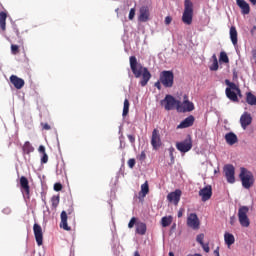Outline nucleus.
<instances>
[{
	"mask_svg": "<svg viewBox=\"0 0 256 256\" xmlns=\"http://www.w3.org/2000/svg\"><path fill=\"white\" fill-rule=\"evenodd\" d=\"M127 137L129 139L130 143H135V136L133 134H128Z\"/></svg>",
	"mask_w": 256,
	"mask_h": 256,
	"instance_id": "09e8293b",
	"label": "nucleus"
},
{
	"mask_svg": "<svg viewBox=\"0 0 256 256\" xmlns=\"http://www.w3.org/2000/svg\"><path fill=\"white\" fill-rule=\"evenodd\" d=\"M225 84L227 85V88L225 89L227 99L232 101V103H239V99L243 98L241 88H239V86H237V84L234 82H231L227 79L225 80Z\"/></svg>",
	"mask_w": 256,
	"mask_h": 256,
	"instance_id": "f03ea898",
	"label": "nucleus"
},
{
	"mask_svg": "<svg viewBox=\"0 0 256 256\" xmlns=\"http://www.w3.org/2000/svg\"><path fill=\"white\" fill-rule=\"evenodd\" d=\"M238 34H237V28H235V26H231L230 28V39L232 41V44L234 45V47H237V43H238Z\"/></svg>",
	"mask_w": 256,
	"mask_h": 256,
	"instance_id": "393cba45",
	"label": "nucleus"
},
{
	"mask_svg": "<svg viewBox=\"0 0 256 256\" xmlns=\"http://www.w3.org/2000/svg\"><path fill=\"white\" fill-rule=\"evenodd\" d=\"M63 189V185L61 183L54 184V191H61Z\"/></svg>",
	"mask_w": 256,
	"mask_h": 256,
	"instance_id": "c03bdc74",
	"label": "nucleus"
},
{
	"mask_svg": "<svg viewBox=\"0 0 256 256\" xmlns=\"http://www.w3.org/2000/svg\"><path fill=\"white\" fill-rule=\"evenodd\" d=\"M130 21H133L135 19V8H131L128 16Z\"/></svg>",
	"mask_w": 256,
	"mask_h": 256,
	"instance_id": "58836bf2",
	"label": "nucleus"
},
{
	"mask_svg": "<svg viewBox=\"0 0 256 256\" xmlns=\"http://www.w3.org/2000/svg\"><path fill=\"white\" fill-rule=\"evenodd\" d=\"M149 15L150 12L148 6L140 7L138 21H140L141 23H147V21L149 20Z\"/></svg>",
	"mask_w": 256,
	"mask_h": 256,
	"instance_id": "a211bd4d",
	"label": "nucleus"
},
{
	"mask_svg": "<svg viewBox=\"0 0 256 256\" xmlns=\"http://www.w3.org/2000/svg\"><path fill=\"white\" fill-rule=\"evenodd\" d=\"M134 256H141V254H139V251H135Z\"/></svg>",
	"mask_w": 256,
	"mask_h": 256,
	"instance_id": "6e6d98bb",
	"label": "nucleus"
},
{
	"mask_svg": "<svg viewBox=\"0 0 256 256\" xmlns=\"http://www.w3.org/2000/svg\"><path fill=\"white\" fill-rule=\"evenodd\" d=\"M148 193H149V183L145 182L144 184L141 185V191L139 195H142V197H146Z\"/></svg>",
	"mask_w": 256,
	"mask_h": 256,
	"instance_id": "7c9ffc66",
	"label": "nucleus"
},
{
	"mask_svg": "<svg viewBox=\"0 0 256 256\" xmlns=\"http://www.w3.org/2000/svg\"><path fill=\"white\" fill-rule=\"evenodd\" d=\"M202 249L205 251V253H209V251H211V249L209 248V244H200Z\"/></svg>",
	"mask_w": 256,
	"mask_h": 256,
	"instance_id": "a19ab883",
	"label": "nucleus"
},
{
	"mask_svg": "<svg viewBox=\"0 0 256 256\" xmlns=\"http://www.w3.org/2000/svg\"><path fill=\"white\" fill-rule=\"evenodd\" d=\"M225 140L228 145H235V143L238 141V138L235 133L230 132L225 135Z\"/></svg>",
	"mask_w": 256,
	"mask_h": 256,
	"instance_id": "5701e85b",
	"label": "nucleus"
},
{
	"mask_svg": "<svg viewBox=\"0 0 256 256\" xmlns=\"http://www.w3.org/2000/svg\"><path fill=\"white\" fill-rule=\"evenodd\" d=\"M254 29H256V26H254Z\"/></svg>",
	"mask_w": 256,
	"mask_h": 256,
	"instance_id": "052dcab7",
	"label": "nucleus"
},
{
	"mask_svg": "<svg viewBox=\"0 0 256 256\" xmlns=\"http://www.w3.org/2000/svg\"><path fill=\"white\" fill-rule=\"evenodd\" d=\"M33 231L37 245H43V228L41 227V225L35 223L33 225Z\"/></svg>",
	"mask_w": 256,
	"mask_h": 256,
	"instance_id": "4468645a",
	"label": "nucleus"
},
{
	"mask_svg": "<svg viewBox=\"0 0 256 256\" xmlns=\"http://www.w3.org/2000/svg\"><path fill=\"white\" fill-rule=\"evenodd\" d=\"M219 61H221L222 63H229V56H227L226 52L220 53Z\"/></svg>",
	"mask_w": 256,
	"mask_h": 256,
	"instance_id": "f704fd0d",
	"label": "nucleus"
},
{
	"mask_svg": "<svg viewBox=\"0 0 256 256\" xmlns=\"http://www.w3.org/2000/svg\"><path fill=\"white\" fill-rule=\"evenodd\" d=\"M178 217H179V218L183 217V211L180 210V211L178 212Z\"/></svg>",
	"mask_w": 256,
	"mask_h": 256,
	"instance_id": "864d4df0",
	"label": "nucleus"
},
{
	"mask_svg": "<svg viewBox=\"0 0 256 256\" xmlns=\"http://www.w3.org/2000/svg\"><path fill=\"white\" fill-rule=\"evenodd\" d=\"M236 3L241 8L242 15H249L251 13V7L245 0H236Z\"/></svg>",
	"mask_w": 256,
	"mask_h": 256,
	"instance_id": "412c9836",
	"label": "nucleus"
},
{
	"mask_svg": "<svg viewBox=\"0 0 256 256\" xmlns=\"http://www.w3.org/2000/svg\"><path fill=\"white\" fill-rule=\"evenodd\" d=\"M22 151L24 155H30V153H33V151H35V148L33 147V145H31V142L26 141L22 147Z\"/></svg>",
	"mask_w": 256,
	"mask_h": 256,
	"instance_id": "a878e982",
	"label": "nucleus"
},
{
	"mask_svg": "<svg viewBox=\"0 0 256 256\" xmlns=\"http://www.w3.org/2000/svg\"><path fill=\"white\" fill-rule=\"evenodd\" d=\"M252 5H256V0H249Z\"/></svg>",
	"mask_w": 256,
	"mask_h": 256,
	"instance_id": "4d7b16f0",
	"label": "nucleus"
},
{
	"mask_svg": "<svg viewBox=\"0 0 256 256\" xmlns=\"http://www.w3.org/2000/svg\"><path fill=\"white\" fill-rule=\"evenodd\" d=\"M136 233L138 235H145L147 233V224H145L144 222H137Z\"/></svg>",
	"mask_w": 256,
	"mask_h": 256,
	"instance_id": "b1692460",
	"label": "nucleus"
},
{
	"mask_svg": "<svg viewBox=\"0 0 256 256\" xmlns=\"http://www.w3.org/2000/svg\"><path fill=\"white\" fill-rule=\"evenodd\" d=\"M224 175L228 183H235V166L232 164H227L224 166Z\"/></svg>",
	"mask_w": 256,
	"mask_h": 256,
	"instance_id": "9b49d317",
	"label": "nucleus"
},
{
	"mask_svg": "<svg viewBox=\"0 0 256 256\" xmlns=\"http://www.w3.org/2000/svg\"><path fill=\"white\" fill-rule=\"evenodd\" d=\"M135 163H136L135 158H130V159L128 160V167H129L130 169H133V167H135Z\"/></svg>",
	"mask_w": 256,
	"mask_h": 256,
	"instance_id": "ea45409f",
	"label": "nucleus"
},
{
	"mask_svg": "<svg viewBox=\"0 0 256 256\" xmlns=\"http://www.w3.org/2000/svg\"><path fill=\"white\" fill-rule=\"evenodd\" d=\"M7 25V13L2 11L0 12V29L5 31Z\"/></svg>",
	"mask_w": 256,
	"mask_h": 256,
	"instance_id": "bb28decb",
	"label": "nucleus"
},
{
	"mask_svg": "<svg viewBox=\"0 0 256 256\" xmlns=\"http://www.w3.org/2000/svg\"><path fill=\"white\" fill-rule=\"evenodd\" d=\"M236 218L235 216L230 217V225H235Z\"/></svg>",
	"mask_w": 256,
	"mask_h": 256,
	"instance_id": "3c124183",
	"label": "nucleus"
},
{
	"mask_svg": "<svg viewBox=\"0 0 256 256\" xmlns=\"http://www.w3.org/2000/svg\"><path fill=\"white\" fill-rule=\"evenodd\" d=\"M129 99L124 100V106H123V112H122V117H127L129 115Z\"/></svg>",
	"mask_w": 256,
	"mask_h": 256,
	"instance_id": "2f4dec72",
	"label": "nucleus"
},
{
	"mask_svg": "<svg viewBox=\"0 0 256 256\" xmlns=\"http://www.w3.org/2000/svg\"><path fill=\"white\" fill-rule=\"evenodd\" d=\"M187 225L191 227V229L197 230L199 229L201 222L199 221V217L195 213H191L187 218Z\"/></svg>",
	"mask_w": 256,
	"mask_h": 256,
	"instance_id": "2eb2a0df",
	"label": "nucleus"
},
{
	"mask_svg": "<svg viewBox=\"0 0 256 256\" xmlns=\"http://www.w3.org/2000/svg\"><path fill=\"white\" fill-rule=\"evenodd\" d=\"M151 145L153 149L157 150L159 147H161V133L159 132V129L155 128L152 131V137H151Z\"/></svg>",
	"mask_w": 256,
	"mask_h": 256,
	"instance_id": "f8f14e48",
	"label": "nucleus"
},
{
	"mask_svg": "<svg viewBox=\"0 0 256 256\" xmlns=\"http://www.w3.org/2000/svg\"><path fill=\"white\" fill-rule=\"evenodd\" d=\"M171 21H173V18H171V16H167L165 18V25H171Z\"/></svg>",
	"mask_w": 256,
	"mask_h": 256,
	"instance_id": "de8ad7c7",
	"label": "nucleus"
},
{
	"mask_svg": "<svg viewBox=\"0 0 256 256\" xmlns=\"http://www.w3.org/2000/svg\"><path fill=\"white\" fill-rule=\"evenodd\" d=\"M251 123H253V117H251L249 112H244L240 117V125L242 129H247Z\"/></svg>",
	"mask_w": 256,
	"mask_h": 256,
	"instance_id": "dca6fc26",
	"label": "nucleus"
},
{
	"mask_svg": "<svg viewBox=\"0 0 256 256\" xmlns=\"http://www.w3.org/2000/svg\"><path fill=\"white\" fill-rule=\"evenodd\" d=\"M169 256H175V253H173V252H169V254H168Z\"/></svg>",
	"mask_w": 256,
	"mask_h": 256,
	"instance_id": "bf43d9fd",
	"label": "nucleus"
},
{
	"mask_svg": "<svg viewBox=\"0 0 256 256\" xmlns=\"http://www.w3.org/2000/svg\"><path fill=\"white\" fill-rule=\"evenodd\" d=\"M59 195L57 196H52L51 198V205H52V209H57V207H59Z\"/></svg>",
	"mask_w": 256,
	"mask_h": 256,
	"instance_id": "473e14b6",
	"label": "nucleus"
},
{
	"mask_svg": "<svg viewBox=\"0 0 256 256\" xmlns=\"http://www.w3.org/2000/svg\"><path fill=\"white\" fill-rule=\"evenodd\" d=\"M170 157H171V159L173 160V148L170 149Z\"/></svg>",
	"mask_w": 256,
	"mask_h": 256,
	"instance_id": "5fc2aeb1",
	"label": "nucleus"
},
{
	"mask_svg": "<svg viewBox=\"0 0 256 256\" xmlns=\"http://www.w3.org/2000/svg\"><path fill=\"white\" fill-rule=\"evenodd\" d=\"M130 61V69L136 79H139L140 77V85L141 87L147 86V83L151 81V72H149V69L147 67H143V65L139 64L137 62V57L135 56H130L129 58Z\"/></svg>",
	"mask_w": 256,
	"mask_h": 256,
	"instance_id": "f257e3e1",
	"label": "nucleus"
},
{
	"mask_svg": "<svg viewBox=\"0 0 256 256\" xmlns=\"http://www.w3.org/2000/svg\"><path fill=\"white\" fill-rule=\"evenodd\" d=\"M182 21L185 25H191V23H193V2H191V0L184 1Z\"/></svg>",
	"mask_w": 256,
	"mask_h": 256,
	"instance_id": "39448f33",
	"label": "nucleus"
},
{
	"mask_svg": "<svg viewBox=\"0 0 256 256\" xmlns=\"http://www.w3.org/2000/svg\"><path fill=\"white\" fill-rule=\"evenodd\" d=\"M183 102L179 104L180 113H191V111L195 110V104L193 102L189 101V97L187 95H184Z\"/></svg>",
	"mask_w": 256,
	"mask_h": 256,
	"instance_id": "9d476101",
	"label": "nucleus"
},
{
	"mask_svg": "<svg viewBox=\"0 0 256 256\" xmlns=\"http://www.w3.org/2000/svg\"><path fill=\"white\" fill-rule=\"evenodd\" d=\"M252 55H253V57H256V50L252 51Z\"/></svg>",
	"mask_w": 256,
	"mask_h": 256,
	"instance_id": "13d9d810",
	"label": "nucleus"
},
{
	"mask_svg": "<svg viewBox=\"0 0 256 256\" xmlns=\"http://www.w3.org/2000/svg\"><path fill=\"white\" fill-rule=\"evenodd\" d=\"M214 61L212 65L210 66V71H217L219 69V62L217 61V56H213Z\"/></svg>",
	"mask_w": 256,
	"mask_h": 256,
	"instance_id": "72a5a7b5",
	"label": "nucleus"
},
{
	"mask_svg": "<svg viewBox=\"0 0 256 256\" xmlns=\"http://www.w3.org/2000/svg\"><path fill=\"white\" fill-rule=\"evenodd\" d=\"M239 179L244 189H251L255 183V176H253V172L244 167L240 168Z\"/></svg>",
	"mask_w": 256,
	"mask_h": 256,
	"instance_id": "7ed1b4c3",
	"label": "nucleus"
},
{
	"mask_svg": "<svg viewBox=\"0 0 256 256\" xmlns=\"http://www.w3.org/2000/svg\"><path fill=\"white\" fill-rule=\"evenodd\" d=\"M160 82L166 89H171L175 83V74L171 70H164L160 73Z\"/></svg>",
	"mask_w": 256,
	"mask_h": 256,
	"instance_id": "20e7f679",
	"label": "nucleus"
},
{
	"mask_svg": "<svg viewBox=\"0 0 256 256\" xmlns=\"http://www.w3.org/2000/svg\"><path fill=\"white\" fill-rule=\"evenodd\" d=\"M11 53H12V55H19V46L12 44L11 45Z\"/></svg>",
	"mask_w": 256,
	"mask_h": 256,
	"instance_id": "e433bc0d",
	"label": "nucleus"
},
{
	"mask_svg": "<svg viewBox=\"0 0 256 256\" xmlns=\"http://www.w3.org/2000/svg\"><path fill=\"white\" fill-rule=\"evenodd\" d=\"M176 149L180 151V153H188V151H191V149H193L191 135H188L184 141L176 143Z\"/></svg>",
	"mask_w": 256,
	"mask_h": 256,
	"instance_id": "1a4fd4ad",
	"label": "nucleus"
},
{
	"mask_svg": "<svg viewBox=\"0 0 256 256\" xmlns=\"http://www.w3.org/2000/svg\"><path fill=\"white\" fill-rule=\"evenodd\" d=\"M10 82L14 85L15 89H23L25 87V80L15 75L10 76Z\"/></svg>",
	"mask_w": 256,
	"mask_h": 256,
	"instance_id": "4be33fe9",
	"label": "nucleus"
},
{
	"mask_svg": "<svg viewBox=\"0 0 256 256\" xmlns=\"http://www.w3.org/2000/svg\"><path fill=\"white\" fill-rule=\"evenodd\" d=\"M139 161H145L147 159V155L145 154V151H142L141 154L138 156Z\"/></svg>",
	"mask_w": 256,
	"mask_h": 256,
	"instance_id": "79ce46f5",
	"label": "nucleus"
},
{
	"mask_svg": "<svg viewBox=\"0 0 256 256\" xmlns=\"http://www.w3.org/2000/svg\"><path fill=\"white\" fill-rule=\"evenodd\" d=\"M247 213H249L248 206H241L238 209V221L241 227H249L251 225V221L249 220V216H247Z\"/></svg>",
	"mask_w": 256,
	"mask_h": 256,
	"instance_id": "6e6552de",
	"label": "nucleus"
},
{
	"mask_svg": "<svg viewBox=\"0 0 256 256\" xmlns=\"http://www.w3.org/2000/svg\"><path fill=\"white\" fill-rule=\"evenodd\" d=\"M41 126L45 131H49L51 129V126L48 123H42Z\"/></svg>",
	"mask_w": 256,
	"mask_h": 256,
	"instance_id": "49530a36",
	"label": "nucleus"
},
{
	"mask_svg": "<svg viewBox=\"0 0 256 256\" xmlns=\"http://www.w3.org/2000/svg\"><path fill=\"white\" fill-rule=\"evenodd\" d=\"M224 241L226 243V245H228V247H230V245H233V243H235V236H233V234L226 232L224 234Z\"/></svg>",
	"mask_w": 256,
	"mask_h": 256,
	"instance_id": "cd10ccee",
	"label": "nucleus"
},
{
	"mask_svg": "<svg viewBox=\"0 0 256 256\" xmlns=\"http://www.w3.org/2000/svg\"><path fill=\"white\" fill-rule=\"evenodd\" d=\"M135 225L137 226V218L132 217L131 220L128 223V228L133 229L135 227Z\"/></svg>",
	"mask_w": 256,
	"mask_h": 256,
	"instance_id": "c9c22d12",
	"label": "nucleus"
},
{
	"mask_svg": "<svg viewBox=\"0 0 256 256\" xmlns=\"http://www.w3.org/2000/svg\"><path fill=\"white\" fill-rule=\"evenodd\" d=\"M214 255H219V247H217L215 250H214Z\"/></svg>",
	"mask_w": 256,
	"mask_h": 256,
	"instance_id": "603ef678",
	"label": "nucleus"
},
{
	"mask_svg": "<svg viewBox=\"0 0 256 256\" xmlns=\"http://www.w3.org/2000/svg\"><path fill=\"white\" fill-rule=\"evenodd\" d=\"M246 102L248 105H256V96L251 92L246 93Z\"/></svg>",
	"mask_w": 256,
	"mask_h": 256,
	"instance_id": "c85d7f7f",
	"label": "nucleus"
},
{
	"mask_svg": "<svg viewBox=\"0 0 256 256\" xmlns=\"http://www.w3.org/2000/svg\"><path fill=\"white\" fill-rule=\"evenodd\" d=\"M38 151H39V153H42V155H45V146H43V145H40L39 146V148H38Z\"/></svg>",
	"mask_w": 256,
	"mask_h": 256,
	"instance_id": "8fccbe9b",
	"label": "nucleus"
},
{
	"mask_svg": "<svg viewBox=\"0 0 256 256\" xmlns=\"http://www.w3.org/2000/svg\"><path fill=\"white\" fill-rule=\"evenodd\" d=\"M195 123V116L190 115L185 118L178 126L177 129H187L188 127H193Z\"/></svg>",
	"mask_w": 256,
	"mask_h": 256,
	"instance_id": "aec40b11",
	"label": "nucleus"
},
{
	"mask_svg": "<svg viewBox=\"0 0 256 256\" xmlns=\"http://www.w3.org/2000/svg\"><path fill=\"white\" fill-rule=\"evenodd\" d=\"M161 84H162L161 79L159 78V80L154 83V87H156V89H158V91H161V89H162Z\"/></svg>",
	"mask_w": 256,
	"mask_h": 256,
	"instance_id": "a18cd8bd",
	"label": "nucleus"
},
{
	"mask_svg": "<svg viewBox=\"0 0 256 256\" xmlns=\"http://www.w3.org/2000/svg\"><path fill=\"white\" fill-rule=\"evenodd\" d=\"M181 190L176 189L174 192H170L167 195V199L170 203H174L175 205H179V201H181Z\"/></svg>",
	"mask_w": 256,
	"mask_h": 256,
	"instance_id": "6ab92c4d",
	"label": "nucleus"
},
{
	"mask_svg": "<svg viewBox=\"0 0 256 256\" xmlns=\"http://www.w3.org/2000/svg\"><path fill=\"white\" fill-rule=\"evenodd\" d=\"M213 195V188L211 185H207L204 188L200 189L199 196L201 197L203 203L209 201Z\"/></svg>",
	"mask_w": 256,
	"mask_h": 256,
	"instance_id": "ddd939ff",
	"label": "nucleus"
},
{
	"mask_svg": "<svg viewBox=\"0 0 256 256\" xmlns=\"http://www.w3.org/2000/svg\"><path fill=\"white\" fill-rule=\"evenodd\" d=\"M49 161V156L47 155V153H44L42 158H41V163H47Z\"/></svg>",
	"mask_w": 256,
	"mask_h": 256,
	"instance_id": "37998d69",
	"label": "nucleus"
},
{
	"mask_svg": "<svg viewBox=\"0 0 256 256\" xmlns=\"http://www.w3.org/2000/svg\"><path fill=\"white\" fill-rule=\"evenodd\" d=\"M161 105L164 106L166 111H173L175 107H177V111H179V105H181V101L176 100L172 95H166L163 100H161Z\"/></svg>",
	"mask_w": 256,
	"mask_h": 256,
	"instance_id": "423d86ee",
	"label": "nucleus"
},
{
	"mask_svg": "<svg viewBox=\"0 0 256 256\" xmlns=\"http://www.w3.org/2000/svg\"><path fill=\"white\" fill-rule=\"evenodd\" d=\"M173 223V217L172 216H164L161 219V225L162 227H169Z\"/></svg>",
	"mask_w": 256,
	"mask_h": 256,
	"instance_id": "c756f323",
	"label": "nucleus"
},
{
	"mask_svg": "<svg viewBox=\"0 0 256 256\" xmlns=\"http://www.w3.org/2000/svg\"><path fill=\"white\" fill-rule=\"evenodd\" d=\"M20 189L22 193H25L27 197L31 195V187L29 186V180L25 176L20 177Z\"/></svg>",
	"mask_w": 256,
	"mask_h": 256,
	"instance_id": "f3484780",
	"label": "nucleus"
},
{
	"mask_svg": "<svg viewBox=\"0 0 256 256\" xmlns=\"http://www.w3.org/2000/svg\"><path fill=\"white\" fill-rule=\"evenodd\" d=\"M217 256H221V255L218 254Z\"/></svg>",
	"mask_w": 256,
	"mask_h": 256,
	"instance_id": "680f3d73",
	"label": "nucleus"
},
{
	"mask_svg": "<svg viewBox=\"0 0 256 256\" xmlns=\"http://www.w3.org/2000/svg\"><path fill=\"white\" fill-rule=\"evenodd\" d=\"M203 239H205V234H203V233L197 235V237H196V241L200 245H203V243H205V242H203Z\"/></svg>",
	"mask_w": 256,
	"mask_h": 256,
	"instance_id": "4c0bfd02",
	"label": "nucleus"
},
{
	"mask_svg": "<svg viewBox=\"0 0 256 256\" xmlns=\"http://www.w3.org/2000/svg\"><path fill=\"white\" fill-rule=\"evenodd\" d=\"M75 217V210L71 206L67 211L63 210L60 214V229H64V231H71V227H69V224H67V219L69 217Z\"/></svg>",
	"mask_w": 256,
	"mask_h": 256,
	"instance_id": "0eeeda50",
	"label": "nucleus"
}]
</instances>
